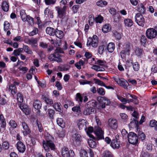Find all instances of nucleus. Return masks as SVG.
I'll return each mask as SVG.
<instances>
[{"instance_id":"37998d69","label":"nucleus","mask_w":157,"mask_h":157,"mask_svg":"<svg viewBox=\"0 0 157 157\" xmlns=\"http://www.w3.org/2000/svg\"><path fill=\"white\" fill-rule=\"evenodd\" d=\"M17 95L18 101L20 103L22 102L23 101V95L20 93H18Z\"/></svg>"},{"instance_id":"20e7f679","label":"nucleus","mask_w":157,"mask_h":157,"mask_svg":"<svg viewBox=\"0 0 157 157\" xmlns=\"http://www.w3.org/2000/svg\"><path fill=\"white\" fill-rule=\"evenodd\" d=\"M61 152L63 157H74L75 155L73 151L69 150L68 148L65 147L62 148Z\"/></svg>"},{"instance_id":"bf43d9fd","label":"nucleus","mask_w":157,"mask_h":157,"mask_svg":"<svg viewBox=\"0 0 157 157\" xmlns=\"http://www.w3.org/2000/svg\"><path fill=\"white\" fill-rule=\"evenodd\" d=\"M94 20L95 19L94 17L92 15H90L89 17V19L88 21L89 24L91 26L93 25Z\"/></svg>"},{"instance_id":"0e129e2a","label":"nucleus","mask_w":157,"mask_h":157,"mask_svg":"<svg viewBox=\"0 0 157 157\" xmlns=\"http://www.w3.org/2000/svg\"><path fill=\"white\" fill-rule=\"evenodd\" d=\"M36 124L37 126V127L39 130V131L40 132H41L43 130V128L42 124L39 121H37Z\"/></svg>"},{"instance_id":"bb28decb","label":"nucleus","mask_w":157,"mask_h":157,"mask_svg":"<svg viewBox=\"0 0 157 157\" xmlns=\"http://www.w3.org/2000/svg\"><path fill=\"white\" fill-rule=\"evenodd\" d=\"M111 146L113 148H118L120 147V144L118 141L114 139L112 141Z\"/></svg>"},{"instance_id":"c756f323","label":"nucleus","mask_w":157,"mask_h":157,"mask_svg":"<svg viewBox=\"0 0 157 157\" xmlns=\"http://www.w3.org/2000/svg\"><path fill=\"white\" fill-rule=\"evenodd\" d=\"M22 49L23 50H24L25 52L28 54L30 55H33V54L32 51L30 49V48L27 45H24Z\"/></svg>"},{"instance_id":"6ab92c4d","label":"nucleus","mask_w":157,"mask_h":157,"mask_svg":"<svg viewBox=\"0 0 157 157\" xmlns=\"http://www.w3.org/2000/svg\"><path fill=\"white\" fill-rule=\"evenodd\" d=\"M124 26L125 27H130L133 25V22L130 19L126 18L124 20Z\"/></svg>"},{"instance_id":"58836bf2","label":"nucleus","mask_w":157,"mask_h":157,"mask_svg":"<svg viewBox=\"0 0 157 157\" xmlns=\"http://www.w3.org/2000/svg\"><path fill=\"white\" fill-rule=\"evenodd\" d=\"M97 105V102L94 100H92L88 102L87 105L89 106H91L92 108H93V107H96Z\"/></svg>"},{"instance_id":"052dcab7","label":"nucleus","mask_w":157,"mask_h":157,"mask_svg":"<svg viewBox=\"0 0 157 157\" xmlns=\"http://www.w3.org/2000/svg\"><path fill=\"white\" fill-rule=\"evenodd\" d=\"M2 146L5 150H7L9 148V144L7 141L4 142L2 144Z\"/></svg>"},{"instance_id":"e433bc0d","label":"nucleus","mask_w":157,"mask_h":157,"mask_svg":"<svg viewBox=\"0 0 157 157\" xmlns=\"http://www.w3.org/2000/svg\"><path fill=\"white\" fill-rule=\"evenodd\" d=\"M91 68L97 71H103L105 70L104 68L101 67L98 65H93Z\"/></svg>"},{"instance_id":"7ed1b4c3","label":"nucleus","mask_w":157,"mask_h":157,"mask_svg":"<svg viewBox=\"0 0 157 157\" xmlns=\"http://www.w3.org/2000/svg\"><path fill=\"white\" fill-rule=\"evenodd\" d=\"M128 139L130 144H136L138 142V137L134 132H130L128 135Z\"/></svg>"},{"instance_id":"603ef678","label":"nucleus","mask_w":157,"mask_h":157,"mask_svg":"<svg viewBox=\"0 0 157 157\" xmlns=\"http://www.w3.org/2000/svg\"><path fill=\"white\" fill-rule=\"evenodd\" d=\"M103 157H113L111 153L109 151H106L103 153Z\"/></svg>"},{"instance_id":"9d476101","label":"nucleus","mask_w":157,"mask_h":157,"mask_svg":"<svg viewBox=\"0 0 157 157\" xmlns=\"http://www.w3.org/2000/svg\"><path fill=\"white\" fill-rule=\"evenodd\" d=\"M87 123V122L84 119L79 120L78 123V126L79 129L80 130L84 129L86 131L88 126Z\"/></svg>"},{"instance_id":"f257e3e1","label":"nucleus","mask_w":157,"mask_h":157,"mask_svg":"<svg viewBox=\"0 0 157 157\" xmlns=\"http://www.w3.org/2000/svg\"><path fill=\"white\" fill-rule=\"evenodd\" d=\"M43 147L45 151L48 152L50 149L54 151L56 149V146L53 142L51 140H47L46 141L44 140L42 142Z\"/></svg>"},{"instance_id":"338daca9","label":"nucleus","mask_w":157,"mask_h":157,"mask_svg":"<svg viewBox=\"0 0 157 157\" xmlns=\"http://www.w3.org/2000/svg\"><path fill=\"white\" fill-rule=\"evenodd\" d=\"M151 71L152 73H157V66L155 64L153 65L151 68Z\"/></svg>"},{"instance_id":"aec40b11","label":"nucleus","mask_w":157,"mask_h":157,"mask_svg":"<svg viewBox=\"0 0 157 157\" xmlns=\"http://www.w3.org/2000/svg\"><path fill=\"white\" fill-rule=\"evenodd\" d=\"M94 109L91 106H89L87 105L86 107L83 111V114L85 115H89L91 112H93Z\"/></svg>"},{"instance_id":"4c0bfd02","label":"nucleus","mask_w":157,"mask_h":157,"mask_svg":"<svg viewBox=\"0 0 157 157\" xmlns=\"http://www.w3.org/2000/svg\"><path fill=\"white\" fill-rule=\"evenodd\" d=\"M43 99L44 100V101L48 104L51 105L52 104H53V102L52 100V99H50L48 98L47 97H44L43 98Z\"/></svg>"},{"instance_id":"4468645a","label":"nucleus","mask_w":157,"mask_h":157,"mask_svg":"<svg viewBox=\"0 0 157 157\" xmlns=\"http://www.w3.org/2000/svg\"><path fill=\"white\" fill-rule=\"evenodd\" d=\"M108 124L110 128L113 129H116L117 128V121L115 119H109L108 121Z\"/></svg>"},{"instance_id":"79ce46f5","label":"nucleus","mask_w":157,"mask_h":157,"mask_svg":"<svg viewBox=\"0 0 157 157\" xmlns=\"http://www.w3.org/2000/svg\"><path fill=\"white\" fill-rule=\"evenodd\" d=\"M86 131L87 134L91 138H93L94 137V136L90 133L93 131V128L92 127H89L87 130Z\"/></svg>"},{"instance_id":"9b49d317","label":"nucleus","mask_w":157,"mask_h":157,"mask_svg":"<svg viewBox=\"0 0 157 157\" xmlns=\"http://www.w3.org/2000/svg\"><path fill=\"white\" fill-rule=\"evenodd\" d=\"M22 126L23 129L21 131L23 133L24 136H26L28 134H29L31 132V130L29 129L28 124L25 122L22 123Z\"/></svg>"},{"instance_id":"09e8293b","label":"nucleus","mask_w":157,"mask_h":157,"mask_svg":"<svg viewBox=\"0 0 157 157\" xmlns=\"http://www.w3.org/2000/svg\"><path fill=\"white\" fill-rule=\"evenodd\" d=\"M46 4L47 5H54L56 2V0H44Z\"/></svg>"},{"instance_id":"1a4fd4ad","label":"nucleus","mask_w":157,"mask_h":157,"mask_svg":"<svg viewBox=\"0 0 157 157\" xmlns=\"http://www.w3.org/2000/svg\"><path fill=\"white\" fill-rule=\"evenodd\" d=\"M37 39L36 38H31L30 39L26 38L25 40V42L28 44L31 45L32 47H36L37 45Z\"/></svg>"},{"instance_id":"a878e982","label":"nucleus","mask_w":157,"mask_h":157,"mask_svg":"<svg viewBox=\"0 0 157 157\" xmlns=\"http://www.w3.org/2000/svg\"><path fill=\"white\" fill-rule=\"evenodd\" d=\"M2 7L4 11H7L9 9L8 2L6 1H3L2 4Z\"/></svg>"},{"instance_id":"72a5a7b5","label":"nucleus","mask_w":157,"mask_h":157,"mask_svg":"<svg viewBox=\"0 0 157 157\" xmlns=\"http://www.w3.org/2000/svg\"><path fill=\"white\" fill-rule=\"evenodd\" d=\"M26 20L24 21H27L30 25H33L34 21L33 18L30 16L28 15L26 17Z\"/></svg>"},{"instance_id":"0eeeda50","label":"nucleus","mask_w":157,"mask_h":157,"mask_svg":"<svg viewBox=\"0 0 157 157\" xmlns=\"http://www.w3.org/2000/svg\"><path fill=\"white\" fill-rule=\"evenodd\" d=\"M135 21L139 25L143 26L144 25L145 21L143 16L140 13L136 14L135 17Z\"/></svg>"},{"instance_id":"2eb2a0df","label":"nucleus","mask_w":157,"mask_h":157,"mask_svg":"<svg viewBox=\"0 0 157 157\" xmlns=\"http://www.w3.org/2000/svg\"><path fill=\"white\" fill-rule=\"evenodd\" d=\"M100 102L102 105L101 107L102 108L105 107V105H108L110 104V101L109 99L105 97H101Z\"/></svg>"},{"instance_id":"680f3d73","label":"nucleus","mask_w":157,"mask_h":157,"mask_svg":"<svg viewBox=\"0 0 157 157\" xmlns=\"http://www.w3.org/2000/svg\"><path fill=\"white\" fill-rule=\"evenodd\" d=\"M38 32V29L37 28H34L33 30L29 33V35L30 36H32L37 33Z\"/></svg>"},{"instance_id":"4d7b16f0","label":"nucleus","mask_w":157,"mask_h":157,"mask_svg":"<svg viewBox=\"0 0 157 157\" xmlns=\"http://www.w3.org/2000/svg\"><path fill=\"white\" fill-rule=\"evenodd\" d=\"M82 97L81 95L79 93H78L76 94V100L81 103L82 101Z\"/></svg>"},{"instance_id":"39448f33","label":"nucleus","mask_w":157,"mask_h":157,"mask_svg":"<svg viewBox=\"0 0 157 157\" xmlns=\"http://www.w3.org/2000/svg\"><path fill=\"white\" fill-rule=\"evenodd\" d=\"M67 7V6H64L62 7L59 6H56L55 7L59 17L63 19L65 17Z\"/></svg>"},{"instance_id":"ea45409f","label":"nucleus","mask_w":157,"mask_h":157,"mask_svg":"<svg viewBox=\"0 0 157 157\" xmlns=\"http://www.w3.org/2000/svg\"><path fill=\"white\" fill-rule=\"evenodd\" d=\"M138 10L141 13H144L145 11V8L143 5L140 4L138 7Z\"/></svg>"},{"instance_id":"e2e57ef3","label":"nucleus","mask_w":157,"mask_h":157,"mask_svg":"<svg viewBox=\"0 0 157 157\" xmlns=\"http://www.w3.org/2000/svg\"><path fill=\"white\" fill-rule=\"evenodd\" d=\"M94 80L95 81V83L98 85L104 87L105 86V84L102 81L98 79H95Z\"/></svg>"},{"instance_id":"7c9ffc66","label":"nucleus","mask_w":157,"mask_h":157,"mask_svg":"<svg viewBox=\"0 0 157 157\" xmlns=\"http://www.w3.org/2000/svg\"><path fill=\"white\" fill-rule=\"evenodd\" d=\"M56 122L57 124L62 128H63L65 126V122L61 118H59L57 119Z\"/></svg>"},{"instance_id":"dca6fc26","label":"nucleus","mask_w":157,"mask_h":157,"mask_svg":"<svg viewBox=\"0 0 157 157\" xmlns=\"http://www.w3.org/2000/svg\"><path fill=\"white\" fill-rule=\"evenodd\" d=\"M16 147L19 152L21 153L24 152L26 149L25 144L21 141H18L17 143Z\"/></svg>"},{"instance_id":"c85d7f7f","label":"nucleus","mask_w":157,"mask_h":157,"mask_svg":"<svg viewBox=\"0 0 157 157\" xmlns=\"http://www.w3.org/2000/svg\"><path fill=\"white\" fill-rule=\"evenodd\" d=\"M97 5L100 7H103L107 5V2L104 0H100L96 3Z\"/></svg>"},{"instance_id":"49530a36","label":"nucleus","mask_w":157,"mask_h":157,"mask_svg":"<svg viewBox=\"0 0 157 157\" xmlns=\"http://www.w3.org/2000/svg\"><path fill=\"white\" fill-rule=\"evenodd\" d=\"M133 68L135 71H137L140 68L139 64L137 62H136L132 64Z\"/></svg>"},{"instance_id":"393cba45","label":"nucleus","mask_w":157,"mask_h":157,"mask_svg":"<svg viewBox=\"0 0 157 157\" xmlns=\"http://www.w3.org/2000/svg\"><path fill=\"white\" fill-rule=\"evenodd\" d=\"M33 105L36 109L39 110L41 108V103L40 101L36 100L33 102Z\"/></svg>"},{"instance_id":"cd10ccee","label":"nucleus","mask_w":157,"mask_h":157,"mask_svg":"<svg viewBox=\"0 0 157 157\" xmlns=\"http://www.w3.org/2000/svg\"><path fill=\"white\" fill-rule=\"evenodd\" d=\"M115 49L114 44L113 42L109 43L107 46V49L110 52H113Z\"/></svg>"},{"instance_id":"6e6d98bb","label":"nucleus","mask_w":157,"mask_h":157,"mask_svg":"<svg viewBox=\"0 0 157 157\" xmlns=\"http://www.w3.org/2000/svg\"><path fill=\"white\" fill-rule=\"evenodd\" d=\"M48 115L51 119L53 118V115L55 113L54 110L52 109H48Z\"/></svg>"},{"instance_id":"13d9d810","label":"nucleus","mask_w":157,"mask_h":157,"mask_svg":"<svg viewBox=\"0 0 157 157\" xmlns=\"http://www.w3.org/2000/svg\"><path fill=\"white\" fill-rule=\"evenodd\" d=\"M105 46L103 45L99 46L98 49V52L99 54H102L103 52Z\"/></svg>"},{"instance_id":"6e6552de","label":"nucleus","mask_w":157,"mask_h":157,"mask_svg":"<svg viewBox=\"0 0 157 157\" xmlns=\"http://www.w3.org/2000/svg\"><path fill=\"white\" fill-rule=\"evenodd\" d=\"M94 132L98 140L104 139V132L99 127H95L94 128Z\"/></svg>"},{"instance_id":"a19ab883","label":"nucleus","mask_w":157,"mask_h":157,"mask_svg":"<svg viewBox=\"0 0 157 157\" xmlns=\"http://www.w3.org/2000/svg\"><path fill=\"white\" fill-rule=\"evenodd\" d=\"M10 24L7 21H5L4 24V30L5 31H6L10 29Z\"/></svg>"},{"instance_id":"f8f14e48","label":"nucleus","mask_w":157,"mask_h":157,"mask_svg":"<svg viewBox=\"0 0 157 157\" xmlns=\"http://www.w3.org/2000/svg\"><path fill=\"white\" fill-rule=\"evenodd\" d=\"M72 139L73 143L77 145L80 144L81 140V135L77 133L73 135Z\"/></svg>"},{"instance_id":"3c124183","label":"nucleus","mask_w":157,"mask_h":157,"mask_svg":"<svg viewBox=\"0 0 157 157\" xmlns=\"http://www.w3.org/2000/svg\"><path fill=\"white\" fill-rule=\"evenodd\" d=\"M147 39L144 35H142L140 39V42L142 44L144 45L146 43Z\"/></svg>"},{"instance_id":"a211bd4d","label":"nucleus","mask_w":157,"mask_h":157,"mask_svg":"<svg viewBox=\"0 0 157 157\" xmlns=\"http://www.w3.org/2000/svg\"><path fill=\"white\" fill-rule=\"evenodd\" d=\"M113 78L114 81L117 82L119 85L121 86H124V88L125 86V82L128 83L126 81H124L122 80L123 79L122 78H119L118 77H113Z\"/></svg>"},{"instance_id":"423d86ee","label":"nucleus","mask_w":157,"mask_h":157,"mask_svg":"<svg viewBox=\"0 0 157 157\" xmlns=\"http://www.w3.org/2000/svg\"><path fill=\"white\" fill-rule=\"evenodd\" d=\"M147 37L149 39L155 38L157 36V27L155 29L150 28L148 29L146 32Z\"/></svg>"},{"instance_id":"ddd939ff","label":"nucleus","mask_w":157,"mask_h":157,"mask_svg":"<svg viewBox=\"0 0 157 157\" xmlns=\"http://www.w3.org/2000/svg\"><path fill=\"white\" fill-rule=\"evenodd\" d=\"M19 84V83L14 82L13 84L9 85L8 90H9V91H11L13 95H14L17 92V88L16 86H18Z\"/></svg>"},{"instance_id":"5701e85b","label":"nucleus","mask_w":157,"mask_h":157,"mask_svg":"<svg viewBox=\"0 0 157 157\" xmlns=\"http://www.w3.org/2000/svg\"><path fill=\"white\" fill-rule=\"evenodd\" d=\"M55 35L58 38L61 39L63 35V32L61 30H59L57 29L55 30Z\"/></svg>"},{"instance_id":"de8ad7c7","label":"nucleus","mask_w":157,"mask_h":157,"mask_svg":"<svg viewBox=\"0 0 157 157\" xmlns=\"http://www.w3.org/2000/svg\"><path fill=\"white\" fill-rule=\"evenodd\" d=\"M97 91L98 93L101 95L103 96L105 94V91L104 89L102 88H98Z\"/></svg>"},{"instance_id":"b1692460","label":"nucleus","mask_w":157,"mask_h":157,"mask_svg":"<svg viewBox=\"0 0 157 157\" xmlns=\"http://www.w3.org/2000/svg\"><path fill=\"white\" fill-rule=\"evenodd\" d=\"M111 29V27L109 24L105 25L102 28V31L104 33L109 32Z\"/></svg>"},{"instance_id":"c03bdc74","label":"nucleus","mask_w":157,"mask_h":157,"mask_svg":"<svg viewBox=\"0 0 157 157\" xmlns=\"http://www.w3.org/2000/svg\"><path fill=\"white\" fill-rule=\"evenodd\" d=\"M103 17L100 15L98 16L95 19V21L97 23H101L103 21Z\"/></svg>"},{"instance_id":"69168bd1","label":"nucleus","mask_w":157,"mask_h":157,"mask_svg":"<svg viewBox=\"0 0 157 157\" xmlns=\"http://www.w3.org/2000/svg\"><path fill=\"white\" fill-rule=\"evenodd\" d=\"M72 110L74 112L77 113H80L81 111L80 107L79 106H75L72 109Z\"/></svg>"},{"instance_id":"5fc2aeb1","label":"nucleus","mask_w":157,"mask_h":157,"mask_svg":"<svg viewBox=\"0 0 157 157\" xmlns=\"http://www.w3.org/2000/svg\"><path fill=\"white\" fill-rule=\"evenodd\" d=\"M81 157H88L87 152L84 150H82L80 152Z\"/></svg>"},{"instance_id":"4be33fe9","label":"nucleus","mask_w":157,"mask_h":157,"mask_svg":"<svg viewBox=\"0 0 157 157\" xmlns=\"http://www.w3.org/2000/svg\"><path fill=\"white\" fill-rule=\"evenodd\" d=\"M56 29L51 27H47L46 28V33L50 36H54L55 35V32Z\"/></svg>"},{"instance_id":"2f4dec72","label":"nucleus","mask_w":157,"mask_h":157,"mask_svg":"<svg viewBox=\"0 0 157 157\" xmlns=\"http://www.w3.org/2000/svg\"><path fill=\"white\" fill-rule=\"evenodd\" d=\"M89 146L91 148H95L96 146V142L92 139H89L88 141Z\"/></svg>"},{"instance_id":"864d4df0","label":"nucleus","mask_w":157,"mask_h":157,"mask_svg":"<svg viewBox=\"0 0 157 157\" xmlns=\"http://www.w3.org/2000/svg\"><path fill=\"white\" fill-rule=\"evenodd\" d=\"M10 125L13 128H15L17 126V124L15 121L13 120H11L9 122Z\"/></svg>"},{"instance_id":"f03ea898","label":"nucleus","mask_w":157,"mask_h":157,"mask_svg":"<svg viewBox=\"0 0 157 157\" xmlns=\"http://www.w3.org/2000/svg\"><path fill=\"white\" fill-rule=\"evenodd\" d=\"M98 43V38L96 35H94L92 38L89 37L87 42L86 45L88 47L91 45L94 48H96Z\"/></svg>"},{"instance_id":"f704fd0d","label":"nucleus","mask_w":157,"mask_h":157,"mask_svg":"<svg viewBox=\"0 0 157 157\" xmlns=\"http://www.w3.org/2000/svg\"><path fill=\"white\" fill-rule=\"evenodd\" d=\"M23 52V49L22 48H20L14 50L13 54L16 56H20L21 55V53H22Z\"/></svg>"},{"instance_id":"a18cd8bd","label":"nucleus","mask_w":157,"mask_h":157,"mask_svg":"<svg viewBox=\"0 0 157 157\" xmlns=\"http://www.w3.org/2000/svg\"><path fill=\"white\" fill-rule=\"evenodd\" d=\"M117 97L118 99L124 104H126L127 102V100L123 98L120 95H117Z\"/></svg>"},{"instance_id":"f3484780","label":"nucleus","mask_w":157,"mask_h":157,"mask_svg":"<svg viewBox=\"0 0 157 157\" xmlns=\"http://www.w3.org/2000/svg\"><path fill=\"white\" fill-rule=\"evenodd\" d=\"M130 49V44L129 43L125 44L123 46V50L121 51V53L123 54L128 55Z\"/></svg>"},{"instance_id":"8fccbe9b","label":"nucleus","mask_w":157,"mask_h":157,"mask_svg":"<svg viewBox=\"0 0 157 157\" xmlns=\"http://www.w3.org/2000/svg\"><path fill=\"white\" fill-rule=\"evenodd\" d=\"M138 136L140 140L141 139V140H144L146 138L145 134L142 132H140L138 133Z\"/></svg>"},{"instance_id":"473e14b6","label":"nucleus","mask_w":157,"mask_h":157,"mask_svg":"<svg viewBox=\"0 0 157 157\" xmlns=\"http://www.w3.org/2000/svg\"><path fill=\"white\" fill-rule=\"evenodd\" d=\"M144 54L142 49L139 48H136L135 51V54L137 56L141 57Z\"/></svg>"},{"instance_id":"c9c22d12","label":"nucleus","mask_w":157,"mask_h":157,"mask_svg":"<svg viewBox=\"0 0 157 157\" xmlns=\"http://www.w3.org/2000/svg\"><path fill=\"white\" fill-rule=\"evenodd\" d=\"M20 13L22 20L23 21H25V20L26 19V17L28 15L26 14L25 10H21L20 12Z\"/></svg>"},{"instance_id":"774afa93","label":"nucleus","mask_w":157,"mask_h":157,"mask_svg":"<svg viewBox=\"0 0 157 157\" xmlns=\"http://www.w3.org/2000/svg\"><path fill=\"white\" fill-rule=\"evenodd\" d=\"M22 111L26 114L29 115L30 114V109L29 108H27L25 107L23 109Z\"/></svg>"},{"instance_id":"412c9836","label":"nucleus","mask_w":157,"mask_h":157,"mask_svg":"<svg viewBox=\"0 0 157 157\" xmlns=\"http://www.w3.org/2000/svg\"><path fill=\"white\" fill-rule=\"evenodd\" d=\"M55 109L57 111L61 112L63 111V108L61 104L59 102H56L53 105Z\"/></svg>"}]
</instances>
